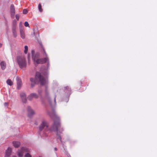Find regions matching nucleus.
<instances>
[{
    "instance_id": "nucleus-15",
    "label": "nucleus",
    "mask_w": 157,
    "mask_h": 157,
    "mask_svg": "<svg viewBox=\"0 0 157 157\" xmlns=\"http://www.w3.org/2000/svg\"><path fill=\"white\" fill-rule=\"evenodd\" d=\"M30 81L31 82V86L32 87H33L35 83V79L34 78H30Z\"/></svg>"
},
{
    "instance_id": "nucleus-20",
    "label": "nucleus",
    "mask_w": 157,
    "mask_h": 157,
    "mask_svg": "<svg viewBox=\"0 0 157 157\" xmlns=\"http://www.w3.org/2000/svg\"><path fill=\"white\" fill-rule=\"evenodd\" d=\"M38 10L40 12H42L43 11V9L42 8V6L41 4L40 3L38 5Z\"/></svg>"
},
{
    "instance_id": "nucleus-22",
    "label": "nucleus",
    "mask_w": 157,
    "mask_h": 157,
    "mask_svg": "<svg viewBox=\"0 0 157 157\" xmlns=\"http://www.w3.org/2000/svg\"><path fill=\"white\" fill-rule=\"evenodd\" d=\"M24 25L25 27H29V24L27 21H25V22Z\"/></svg>"
},
{
    "instance_id": "nucleus-32",
    "label": "nucleus",
    "mask_w": 157,
    "mask_h": 157,
    "mask_svg": "<svg viewBox=\"0 0 157 157\" xmlns=\"http://www.w3.org/2000/svg\"><path fill=\"white\" fill-rule=\"evenodd\" d=\"M33 98V97H31V98H32V99Z\"/></svg>"
},
{
    "instance_id": "nucleus-24",
    "label": "nucleus",
    "mask_w": 157,
    "mask_h": 157,
    "mask_svg": "<svg viewBox=\"0 0 157 157\" xmlns=\"http://www.w3.org/2000/svg\"><path fill=\"white\" fill-rule=\"evenodd\" d=\"M17 20H19V16L18 14H17L15 16Z\"/></svg>"
},
{
    "instance_id": "nucleus-31",
    "label": "nucleus",
    "mask_w": 157,
    "mask_h": 157,
    "mask_svg": "<svg viewBox=\"0 0 157 157\" xmlns=\"http://www.w3.org/2000/svg\"><path fill=\"white\" fill-rule=\"evenodd\" d=\"M54 101L55 102L56 101V97L55 98H54Z\"/></svg>"
},
{
    "instance_id": "nucleus-3",
    "label": "nucleus",
    "mask_w": 157,
    "mask_h": 157,
    "mask_svg": "<svg viewBox=\"0 0 157 157\" xmlns=\"http://www.w3.org/2000/svg\"><path fill=\"white\" fill-rule=\"evenodd\" d=\"M33 60L34 63L35 64H42L45 63L47 62V58H44L39 59L37 56H33Z\"/></svg>"
},
{
    "instance_id": "nucleus-16",
    "label": "nucleus",
    "mask_w": 157,
    "mask_h": 157,
    "mask_svg": "<svg viewBox=\"0 0 157 157\" xmlns=\"http://www.w3.org/2000/svg\"><path fill=\"white\" fill-rule=\"evenodd\" d=\"M20 33L21 37L23 39L25 38V34L24 32L23 31V30H20Z\"/></svg>"
},
{
    "instance_id": "nucleus-4",
    "label": "nucleus",
    "mask_w": 157,
    "mask_h": 157,
    "mask_svg": "<svg viewBox=\"0 0 157 157\" xmlns=\"http://www.w3.org/2000/svg\"><path fill=\"white\" fill-rule=\"evenodd\" d=\"M35 79L36 81L40 82L41 85H43L45 83V78L40 72H36L35 74Z\"/></svg>"
},
{
    "instance_id": "nucleus-1",
    "label": "nucleus",
    "mask_w": 157,
    "mask_h": 157,
    "mask_svg": "<svg viewBox=\"0 0 157 157\" xmlns=\"http://www.w3.org/2000/svg\"><path fill=\"white\" fill-rule=\"evenodd\" d=\"M49 115L54 120V124L50 128V130L51 131L56 132L57 139L61 141V138L59 134V132H62V128H60L61 126L59 118L55 112H53L52 113H50Z\"/></svg>"
},
{
    "instance_id": "nucleus-26",
    "label": "nucleus",
    "mask_w": 157,
    "mask_h": 157,
    "mask_svg": "<svg viewBox=\"0 0 157 157\" xmlns=\"http://www.w3.org/2000/svg\"><path fill=\"white\" fill-rule=\"evenodd\" d=\"M42 49H43V52H44V54L45 55V56H47V54H46V52L45 51V49H44V48H42Z\"/></svg>"
},
{
    "instance_id": "nucleus-25",
    "label": "nucleus",
    "mask_w": 157,
    "mask_h": 157,
    "mask_svg": "<svg viewBox=\"0 0 157 157\" xmlns=\"http://www.w3.org/2000/svg\"><path fill=\"white\" fill-rule=\"evenodd\" d=\"M22 100V101L24 103H26V101H27V100H26H26L25 101V98H24V97H23V98H21Z\"/></svg>"
},
{
    "instance_id": "nucleus-7",
    "label": "nucleus",
    "mask_w": 157,
    "mask_h": 157,
    "mask_svg": "<svg viewBox=\"0 0 157 157\" xmlns=\"http://www.w3.org/2000/svg\"><path fill=\"white\" fill-rule=\"evenodd\" d=\"M28 151V149L26 147H21V150L18 151V155L19 157L22 156L23 154V153L25 152Z\"/></svg>"
},
{
    "instance_id": "nucleus-28",
    "label": "nucleus",
    "mask_w": 157,
    "mask_h": 157,
    "mask_svg": "<svg viewBox=\"0 0 157 157\" xmlns=\"http://www.w3.org/2000/svg\"><path fill=\"white\" fill-rule=\"evenodd\" d=\"M4 105L5 106H6L8 105V103L6 102H5L4 104Z\"/></svg>"
},
{
    "instance_id": "nucleus-19",
    "label": "nucleus",
    "mask_w": 157,
    "mask_h": 157,
    "mask_svg": "<svg viewBox=\"0 0 157 157\" xmlns=\"http://www.w3.org/2000/svg\"><path fill=\"white\" fill-rule=\"evenodd\" d=\"M20 96L21 98H22L23 97H24L25 98V101L26 100V96L25 93H22L20 94Z\"/></svg>"
},
{
    "instance_id": "nucleus-8",
    "label": "nucleus",
    "mask_w": 157,
    "mask_h": 157,
    "mask_svg": "<svg viewBox=\"0 0 157 157\" xmlns=\"http://www.w3.org/2000/svg\"><path fill=\"white\" fill-rule=\"evenodd\" d=\"M27 112L28 113V116L29 117H31L32 115L34 114L35 113L34 111L32 110L30 107H28L27 108Z\"/></svg>"
},
{
    "instance_id": "nucleus-23",
    "label": "nucleus",
    "mask_w": 157,
    "mask_h": 157,
    "mask_svg": "<svg viewBox=\"0 0 157 157\" xmlns=\"http://www.w3.org/2000/svg\"><path fill=\"white\" fill-rule=\"evenodd\" d=\"M23 13L24 14H26L27 13V11L26 9H24L23 10Z\"/></svg>"
},
{
    "instance_id": "nucleus-29",
    "label": "nucleus",
    "mask_w": 157,
    "mask_h": 157,
    "mask_svg": "<svg viewBox=\"0 0 157 157\" xmlns=\"http://www.w3.org/2000/svg\"><path fill=\"white\" fill-rule=\"evenodd\" d=\"M2 46V44L0 43V48Z\"/></svg>"
},
{
    "instance_id": "nucleus-2",
    "label": "nucleus",
    "mask_w": 157,
    "mask_h": 157,
    "mask_svg": "<svg viewBox=\"0 0 157 157\" xmlns=\"http://www.w3.org/2000/svg\"><path fill=\"white\" fill-rule=\"evenodd\" d=\"M17 61L19 67L21 69L26 68L27 63L26 58L23 56H18L17 57Z\"/></svg>"
},
{
    "instance_id": "nucleus-6",
    "label": "nucleus",
    "mask_w": 157,
    "mask_h": 157,
    "mask_svg": "<svg viewBox=\"0 0 157 157\" xmlns=\"http://www.w3.org/2000/svg\"><path fill=\"white\" fill-rule=\"evenodd\" d=\"M16 26V21H15V22H14L13 24V27L12 28L13 34V36L14 37H16L17 35L16 31L17 28Z\"/></svg>"
},
{
    "instance_id": "nucleus-17",
    "label": "nucleus",
    "mask_w": 157,
    "mask_h": 157,
    "mask_svg": "<svg viewBox=\"0 0 157 157\" xmlns=\"http://www.w3.org/2000/svg\"><path fill=\"white\" fill-rule=\"evenodd\" d=\"M7 83L10 86H12L13 84V82L10 79H8L6 81Z\"/></svg>"
},
{
    "instance_id": "nucleus-21",
    "label": "nucleus",
    "mask_w": 157,
    "mask_h": 157,
    "mask_svg": "<svg viewBox=\"0 0 157 157\" xmlns=\"http://www.w3.org/2000/svg\"><path fill=\"white\" fill-rule=\"evenodd\" d=\"M28 50V47L27 46L25 45V50H24V53L25 54H26Z\"/></svg>"
},
{
    "instance_id": "nucleus-27",
    "label": "nucleus",
    "mask_w": 157,
    "mask_h": 157,
    "mask_svg": "<svg viewBox=\"0 0 157 157\" xmlns=\"http://www.w3.org/2000/svg\"><path fill=\"white\" fill-rule=\"evenodd\" d=\"M26 157H31V155L29 153H27L25 155Z\"/></svg>"
},
{
    "instance_id": "nucleus-18",
    "label": "nucleus",
    "mask_w": 157,
    "mask_h": 157,
    "mask_svg": "<svg viewBox=\"0 0 157 157\" xmlns=\"http://www.w3.org/2000/svg\"><path fill=\"white\" fill-rule=\"evenodd\" d=\"M45 93H46V98L48 100V101H49V102L51 104V102L50 101V99L48 97V92H47V90H45Z\"/></svg>"
},
{
    "instance_id": "nucleus-10",
    "label": "nucleus",
    "mask_w": 157,
    "mask_h": 157,
    "mask_svg": "<svg viewBox=\"0 0 157 157\" xmlns=\"http://www.w3.org/2000/svg\"><path fill=\"white\" fill-rule=\"evenodd\" d=\"M33 97V98H38V96L37 94L35 93H32L28 97V98L29 100L31 101L32 100V98H31V97Z\"/></svg>"
},
{
    "instance_id": "nucleus-9",
    "label": "nucleus",
    "mask_w": 157,
    "mask_h": 157,
    "mask_svg": "<svg viewBox=\"0 0 157 157\" xmlns=\"http://www.w3.org/2000/svg\"><path fill=\"white\" fill-rule=\"evenodd\" d=\"M11 148L10 147H8V149L6 151L5 157H10V156L11 155Z\"/></svg>"
},
{
    "instance_id": "nucleus-12",
    "label": "nucleus",
    "mask_w": 157,
    "mask_h": 157,
    "mask_svg": "<svg viewBox=\"0 0 157 157\" xmlns=\"http://www.w3.org/2000/svg\"><path fill=\"white\" fill-rule=\"evenodd\" d=\"M10 11L12 15H14L15 13V9L13 5H11L10 6Z\"/></svg>"
},
{
    "instance_id": "nucleus-5",
    "label": "nucleus",
    "mask_w": 157,
    "mask_h": 157,
    "mask_svg": "<svg viewBox=\"0 0 157 157\" xmlns=\"http://www.w3.org/2000/svg\"><path fill=\"white\" fill-rule=\"evenodd\" d=\"M49 124L45 120H42L41 123L39 126V130L42 131L44 129L47 131L48 130Z\"/></svg>"
},
{
    "instance_id": "nucleus-30",
    "label": "nucleus",
    "mask_w": 157,
    "mask_h": 157,
    "mask_svg": "<svg viewBox=\"0 0 157 157\" xmlns=\"http://www.w3.org/2000/svg\"><path fill=\"white\" fill-rule=\"evenodd\" d=\"M54 149H55V150L56 151L57 150V148H56V147H55V148H54Z\"/></svg>"
},
{
    "instance_id": "nucleus-33",
    "label": "nucleus",
    "mask_w": 157,
    "mask_h": 157,
    "mask_svg": "<svg viewBox=\"0 0 157 157\" xmlns=\"http://www.w3.org/2000/svg\"><path fill=\"white\" fill-rule=\"evenodd\" d=\"M13 157H16L15 156H13Z\"/></svg>"
},
{
    "instance_id": "nucleus-11",
    "label": "nucleus",
    "mask_w": 157,
    "mask_h": 157,
    "mask_svg": "<svg viewBox=\"0 0 157 157\" xmlns=\"http://www.w3.org/2000/svg\"><path fill=\"white\" fill-rule=\"evenodd\" d=\"M17 89H20L22 86V82L21 79L18 78L17 79Z\"/></svg>"
},
{
    "instance_id": "nucleus-13",
    "label": "nucleus",
    "mask_w": 157,
    "mask_h": 157,
    "mask_svg": "<svg viewBox=\"0 0 157 157\" xmlns=\"http://www.w3.org/2000/svg\"><path fill=\"white\" fill-rule=\"evenodd\" d=\"M13 146L15 147H18L20 146V143L18 141H14L13 142Z\"/></svg>"
},
{
    "instance_id": "nucleus-14",
    "label": "nucleus",
    "mask_w": 157,
    "mask_h": 157,
    "mask_svg": "<svg viewBox=\"0 0 157 157\" xmlns=\"http://www.w3.org/2000/svg\"><path fill=\"white\" fill-rule=\"evenodd\" d=\"M0 65L1 68L2 70H4L5 69L6 67V64L4 61H2L0 63Z\"/></svg>"
}]
</instances>
